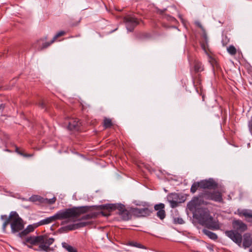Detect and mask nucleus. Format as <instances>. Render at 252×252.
<instances>
[{
    "label": "nucleus",
    "instance_id": "obj_32",
    "mask_svg": "<svg viewBox=\"0 0 252 252\" xmlns=\"http://www.w3.org/2000/svg\"><path fill=\"white\" fill-rule=\"evenodd\" d=\"M168 200L179 201V195L177 193H171L168 196Z\"/></svg>",
    "mask_w": 252,
    "mask_h": 252
},
{
    "label": "nucleus",
    "instance_id": "obj_39",
    "mask_svg": "<svg viewBox=\"0 0 252 252\" xmlns=\"http://www.w3.org/2000/svg\"><path fill=\"white\" fill-rule=\"evenodd\" d=\"M0 138L1 139V140H4L5 139H8V136L7 135H5L4 134L3 135V136H0Z\"/></svg>",
    "mask_w": 252,
    "mask_h": 252
},
{
    "label": "nucleus",
    "instance_id": "obj_40",
    "mask_svg": "<svg viewBox=\"0 0 252 252\" xmlns=\"http://www.w3.org/2000/svg\"><path fill=\"white\" fill-rule=\"evenodd\" d=\"M39 105L42 107V108H43L45 106V103L43 101H41L39 103Z\"/></svg>",
    "mask_w": 252,
    "mask_h": 252
},
{
    "label": "nucleus",
    "instance_id": "obj_8",
    "mask_svg": "<svg viewBox=\"0 0 252 252\" xmlns=\"http://www.w3.org/2000/svg\"><path fill=\"white\" fill-rule=\"evenodd\" d=\"M124 22L125 23L127 30L128 31H132L134 28L139 24L136 18L130 16H127L124 18Z\"/></svg>",
    "mask_w": 252,
    "mask_h": 252
},
{
    "label": "nucleus",
    "instance_id": "obj_28",
    "mask_svg": "<svg viewBox=\"0 0 252 252\" xmlns=\"http://www.w3.org/2000/svg\"><path fill=\"white\" fill-rule=\"evenodd\" d=\"M228 52L231 55H235L236 54L237 51L236 48L233 46H229L227 48Z\"/></svg>",
    "mask_w": 252,
    "mask_h": 252
},
{
    "label": "nucleus",
    "instance_id": "obj_16",
    "mask_svg": "<svg viewBox=\"0 0 252 252\" xmlns=\"http://www.w3.org/2000/svg\"><path fill=\"white\" fill-rule=\"evenodd\" d=\"M155 209L158 211L157 215L161 220L163 219L165 216V212L164 210V205L162 203L157 204L155 206Z\"/></svg>",
    "mask_w": 252,
    "mask_h": 252
},
{
    "label": "nucleus",
    "instance_id": "obj_12",
    "mask_svg": "<svg viewBox=\"0 0 252 252\" xmlns=\"http://www.w3.org/2000/svg\"><path fill=\"white\" fill-rule=\"evenodd\" d=\"M242 246L244 249L250 247L252 245V236L251 233H246L243 235Z\"/></svg>",
    "mask_w": 252,
    "mask_h": 252
},
{
    "label": "nucleus",
    "instance_id": "obj_29",
    "mask_svg": "<svg viewBox=\"0 0 252 252\" xmlns=\"http://www.w3.org/2000/svg\"><path fill=\"white\" fill-rule=\"evenodd\" d=\"M95 217H96V214L95 213H91L84 215L82 217V220H89L92 218H95Z\"/></svg>",
    "mask_w": 252,
    "mask_h": 252
},
{
    "label": "nucleus",
    "instance_id": "obj_30",
    "mask_svg": "<svg viewBox=\"0 0 252 252\" xmlns=\"http://www.w3.org/2000/svg\"><path fill=\"white\" fill-rule=\"evenodd\" d=\"M43 200L44 202H43V203L53 204L56 202V198L55 197H53L51 199L43 198Z\"/></svg>",
    "mask_w": 252,
    "mask_h": 252
},
{
    "label": "nucleus",
    "instance_id": "obj_15",
    "mask_svg": "<svg viewBox=\"0 0 252 252\" xmlns=\"http://www.w3.org/2000/svg\"><path fill=\"white\" fill-rule=\"evenodd\" d=\"M80 124L77 119H71L68 122V128L70 130H78Z\"/></svg>",
    "mask_w": 252,
    "mask_h": 252
},
{
    "label": "nucleus",
    "instance_id": "obj_21",
    "mask_svg": "<svg viewBox=\"0 0 252 252\" xmlns=\"http://www.w3.org/2000/svg\"><path fill=\"white\" fill-rule=\"evenodd\" d=\"M194 70L195 72H199L203 70V66L200 62L195 61L194 62Z\"/></svg>",
    "mask_w": 252,
    "mask_h": 252
},
{
    "label": "nucleus",
    "instance_id": "obj_31",
    "mask_svg": "<svg viewBox=\"0 0 252 252\" xmlns=\"http://www.w3.org/2000/svg\"><path fill=\"white\" fill-rule=\"evenodd\" d=\"M112 125L111 120L110 119L105 118L104 120V126L105 128H109Z\"/></svg>",
    "mask_w": 252,
    "mask_h": 252
},
{
    "label": "nucleus",
    "instance_id": "obj_35",
    "mask_svg": "<svg viewBox=\"0 0 252 252\" xmlns=\"http://www.w3.org/2000/svg\"><path fill=\"white\" fill-rule=\"evenodd\" d=\"M170 204V206L172 208H175L178 206L179 201H175L173 200H168Z\"/></svg>",
    "mask_w": 252,
    "mask_h": 252
},
{
    "label": "nucleus",
    "instance_id": "obj_23",
    "mask_svg": "<svg viewBox=\"0 0 252 252\" xmlns=\"http://www.w3.org/2000/svg\"><path fill=\"white\" fill-rule=\"evenodd\" d=\"M30 200L32 202L38 201L40 203L44 202L43 198L39 195H33L30 198Z\"/></svg>",
    "mask_w": 252,
    "mask_h": 252
},
{
    "label": "nucleus",
    "instance_id": "obj_7",
    "mask_svg": "<svg viewBox=\"0 0 252 252\" xmlns=\"http://www.w3.org/2000/svg\"><path fill=\"white\" fill-rule=\"evenodd\" d=\"M202 198L216 202H221L222 200L221 193L217 191H205L201 193Z\"/></svg>",
    "mask_w": 252,
    "mask_h": 252
},
{
    "label": "nucleus",
    "instance_id": "obj_11",
    "mask_svg": "<svg viewBox=\"0 0 252 252\" xmlns=\"http://www.w3.org/2000/svg\"><path fill=\"white\" fill-rule=\"evenodd\" d=\"M200 182V188L215 189L217 188V184L213 179L202 181Z\"/></svg>",
    "mask_w": 252,
    "mask_h": 252
},
{
    "label": "nucleus",
    "instance_id": "obj_37",
    "mask_svg": "<svg viewBox=\"0 0 252 252\" xmlns=\"http://www.w3.org/2000/svg\"><path fill=\"white\" fill-rule=\"evenodd\" d=\"M26 229L28 231V232L30 233L33 231L34 227L32 225H29Z\"/></svg>",
    "mask_w": 252,
    "mask_h": 252
},
{
    "label": "nucleus",
    "instance_id": "obj_38",
    "mask_svg": "<svg viewBox=\"0 0 252 252\" xmlns=\"http://www.w3.org/2000/svg\"><path fill=\"white\" fill-rule=\"evenodd\" d=\"M195 24L198 27H199L200 28H201L203 31H204L203 27L202 26L201 24L199 22H196Z\"/></svg>",
    "mask_w": 252,
    "mask_h": 252
},
{
    "label": "nucleus",
    "instance_id": "obj_24",
    "mask_svg": "<svg viewBox=\"0 0 252 252\" xmlns=\"http://www.w3.org/2000/svg\"><path fill=\"white\" fill-rule=\"evenodd\" d=\"M15 151L18 154L22 156H23L25 158H31V157H32L33 156V154H26V153H24V151H20L17 147H16Z\"/></svg>",
    "mask_w": 252,
    "mask_h": 252
},
{
    "label": "nucleus",
    "instance_id": "obj_44",
    "mask_svg": "<svg viewBox=\"0 0 252 252\" xmlns=\"http://www.w3.org/2000/svg\"><path fill=\"white\" fill-rule=\"evenodd\" d=\"M4 107V105L2 104H0V110H1V109H3Z\"/></svg>",
    "mask_w": 252,
    "mask_h": 252
},
{
    "label": "nucleus",
    "instance_id": "obj_36",
    "mask_svg": "<svg viewBox=\"0 0 252 252\" xmlns=\"http://www.w3.org/2000/svg\"><path fill=\"white\" fill-rule=\"evenodd\" d=\"M175 222L179 224H183L184 223V220L182 218H175L174 219Z\"/></svg>",
    "mask_w": 252,
    "mask_h": 252
},
{
    "label": "nucleus",
    "instance_id": "obj_34",
    "mask_svg": "<svg viewBox=\"0 0 252 252\" xmlns=\"http://www.w3.org/2000/svg\"><path fill=\"white\" fill-rule=\"evenodd\" d=\"M65 34V32L63 31H61L57 33L53 37V38L52 40V42H54L58 38H59L60 36H63Z\"/></svg>",
    "mask_w": 252,
    "mask_h": 252
},
{
    "label": "nucleus",
    "instance_id": "obj_25",
    "mask_svg": "<svg viewBox=\"0 0 252 252\" xmlns=\"http://www.w3.org/2000/svg\"><path fill=\"white\" fill-rule=\"evenodd\" d=\"M128 245L130 246L135 247L138 248L144 249H146V247L142 245V244L139 243L137 242L131 241L129 243Z\"/></svg>",
    "mask_w": 252,
    "mask_h": 252
},
{
    "label": "nucleus",
    "instance_id": "obj_9",
    "mask_svg": "<svg viewBox=\"0 0 252 252\" xmlns=\"http://www.w3.org/2000/svg\"><path fill=\"white\" fill-rule=\"evenodd\" d=\"M203 198L201 196V194L199 197H194L188 204V208L190 211H193L196 209L198 206L204 203Z\"/></svg>",
    "mask_w": 252,
    "mask_h": 252
},
{
    "label": "nucleus",
    "instance_id": "obj_6",
    "mask_svg": "<svg viewBox=\"0 0 252 252\" xmlns=\"http://www.w3.org/2000/svg\"><path fill=\"white\" fill-rule=\"evenodd\" d=\"M103 207L109 211L116 210L117 213L120 215L124 220H128L130 218L129 212L125 208V206L123 204H108L103 206Z\"/></svg>",
    "mask_w": 252,
    "mask_h": 252
},
{
    "label": "nucleus",
    "instance_id": "obj_2",
    "mask_svg": "<svg viewBox=\"0 0 252 252\" xmlns=\"http://www.w3.org/2000/svg\"><path fill=\"white\" fill-rule=\"evenodd\" d=\"M55 239L47 236H31L26 237L22 240V243L29 248L33 246L39 245V250L46 252L50 250L49 246L54 242Z\"/></svg>",
    "mask_w": 252,
    "mask_h": 252
},
{
    "label": "nucleus",
    "instance_id": "obj_43",
    "mask_svg": "<svg viewBox=\"0 0 252 252\" xmlns=\"http://www.w3.org/2000/svg\"><path fill=\"white\" fill-rule=\"evenodd\" d=\"M195 81L196 82H194V83H196L197 84H200V80L199 79H197Z\"/></svg>",
    "mask_w": 252,
    "mask_h": 252
},
{
    "label": "nucleus",
    "instance_id": "obj_14",
    "mask_svg": "<svg viewBox=\"0 0 252 252\" xmlns=\"http://www.w3.org/2000/svg\"><path fill=\"white\" fill-rule=\"evenodd\" d=\"M46 40L47 37H45L37 41V45L35 47L37 48L38 50L40 51L46 48L53 43L52 42V40L50 42H45L44 41Z\"/></svg>",
    "mask_w": 252,
    "mask_h": 252
},
{
    "label": "nucleus",
    "instance_id": "obj_5",
    "mask_svg": "<svg viewBox=\"0 0 252 252\" xmlns=\"http://www.w3.org/2000/svg\"><path fill=\"white\" fill-rule=\"evenodd\" d=\"M10 219L11 232L13 233L19 232L24 229V221L16 212L12 211L10 213Z\"/></svg>",
    "mask_w": 252,
    "mask_h": 252
},
{
    "label": "nucleus",
    "instance_id": "obj_22",
    "mask_svg": "<svg viewBox=\"0 0 252 252\" xmlns=\"http://www.w3.org/2000/svg\"><path fill=\"white\" fill-rule=\"evenodd\" d=\"M203 232L211 239L216 240L218 238V236L215 233L207 229H203Z\"/></svg>",
    "mask_w": 252,
    "mask_h": 252
},
{
    "label": "nucleus",
    "instance_id": "obj_13",
    "mask_svg": "<svg viewBox=\"0 0 252 252\" xmlns=\"http://www.w3.org/2000/svg\"><path fill=\"white\" fill-rule=\"evenodd\" d=\"M46 40L47 37H45L37 41V45L35 47L37 48L38 50L40 51L46 48L53 43L52 42V40L50 42H45L44 41Z\"/></svg>",
    "mask_w": 252,
    "mask_h": 252
},
{
    "label": "nucleus",
    "instance_id": "obj_18",
    "mask_svg": "<svg viewBox=\"0 0 252 252\" xmlns=\"http://www.w3.org/2000/svg\"><path fill=\"white\" fill-rule=\"evenodd\" d=\"M240 214L245 217L248 222L252 223V211L248 210H243L240 213Z\"/></svg>",
    "mask_w": 252,
    "mask_h": 252
},
{
    "label": "nucleus",
    "instance_id": "obj_33",
    "mask_svg": "<svg viewBox=\"0 0 252 252\" xmlns=\"http://www.w3.org/2000/svg\"><path fill=\"white\" fill-rule=\"evenodd\" d=\"M29 233L28 232V231L26 230V229H24V230H22V231L21 232H19L18 233V236L22 239V240H23V239L25 238L26 237H27V235L29 234Z\"/></svg>",
    "mask_w": 252,
    "mask_h": 252
},
{
    "label": "nucleus",
    "instance_id": "obj_27",
    "mask_svg": "<svg viewBox=\"0 0 252 252\" xmlns=\"http://www.w3.org/2000/svg\"><path fill=\"white\" fill-rule=\"evenodd\" d=\"M200 182H195L194 183L192 186H191V189H190V191L191 192L194 193L196 192V191L197 190V189L200 187Z\"/></svg>",
    "mask_w": 252,
    "mask_h": 252
},
{
    "label": "nucleus",
    "instance_id": "obj_17",
    "mask_svg": "<svg viewBox=\"0 0 252 252\" xmlns=\"http://www.w3.org/2000/svg\"><path fill=\"white\" fill-rule=\"evenodd\" d=\"M90 224V221H80L76 222L72 225H70L67 226L68 229L70 230H74L79 228L85 227Z\"/></svg>",
    "mask_w": 252,
    "mask_h": 252
},
{
    "label": "nucleus",
    "instance_id": "obj_42",
    "mask_svg": "<svg viewBox=\"0 0 252 252\" xmlns=\"http://www.w3.org/2000/svg\"><path fill=\"white\" fill-rule=\"evenodd\" d=\"M101 213H102V214L103 216H107L110 215V214H109V213H105V212H104V211H102V212H101Z\"/></svg>",
    "mask_w": 252,
    "mask_h": 252
},
{
    "label": "nucleus",
    "instance_id": "obj_26",
    "mask_svg": "<svg viewBox=\"0 0 252 252\" xmlns=\"http://www.w3.org/2000/svg\"><path fill=\"white\" fill-rule=\"evenodd\" d=\"M63 247L69 252H77L76 250L71 246H70L66 243L62 244Z\"/></svg>",
    "mask_w": 252,
    "mask_h": 252
},
{
    "label": "nucleus",
    "instance_id": "obj_45",
    "mask_svg": "<svg viewBox=\"0 0 252 252\" xmlns=\"http://www.w3.org/2000/svg\"><path fill=\"white\" fill-rule=\"evenodd\" d=\"M5 151H7V152H10V150H8V149H6L5 150Z\"/></svg>",
    "mask_w": 252,
    "mask_h": 252
},
{
    "label": "nucleus",
    "instance_id": "obj_19",
    "mask_svg": "<svg viewBox=\"0 0 252 252\" xmlns=\"http://www.w3.org/2000/svg\"><path fill=\"white\" fill-rule=\"evenodd\" d=\"M1 219L2 220H5V221L3 223L2 225V229L4 232L6 231V227L7 225L9 224H11V220L10 219V215L9 216V217L7 218V216L6 215H2L1 216Z\"/></svg>",
    "mask_w": 252,
    "mask_h": 252
},
{
    "label": "nucleus",
    "instance_id": "obj_20",
    "mask_svg": "<svg viewBox=\"0 0 252 252\" xmlns=\"http://www.w3.org/2000/svg\"><path fill=\"white\" fill-rule=\"evenodd\" d=\"M1 219L2 220H5V221L3 223L2 225V229L4 232L6 231V227L7 225L9 224H11V220L10 219V215L9 216V217L7 218V216L6 215H2L1 216Z\"/></svg>",
    "mask_w": 252,
    "mask_h": 252
},
{
    "label": "nucleus",
    "instance_id": "obj_1",
    "mask_svg": "<svg viewBox=\"0 0 252 252\" xmlns=\"http://www.w3.org/2000/svg\"><path fill=\"white\" fill-rule=\"evenodd\" d=\"M90 209L88 206L74 207L60 211L54 216L41 220L39 222L40 225H44L50 223L58 220H63L69 218H77L82 214L87 212Z\"/></svg>",
    "mask_w": 252,
    "mask_h": 252
},
{
    "label": "nucleus",
    "instance_id": "obj_4",
    "mask_svg": "<svg viewBox=\"0 0 252 252\" xmlns=\"http://www.w3.org/2000/svg\"><path fill=\"white\" fill-rule=\"evenodd\" d=\"M232 226L234 229V230L226 231L225 233L234 243L241 247L242 241V236L241 233L247 230V225L242 220H238L233 221Z\"/></svg>",
    "mask_w": 252,
    "mask_h": 252
},
{
    "label": "nucleus",
    "instance_id": "obj_3",
    "mask_svg": "<svg viewBox=\"0 0 252 252\" xmlns=\"http://www.w3.org/2000/svg\"><path fill=\"white\" fill-rule=\"evenodd\" d=\"M194 217L199 223L211 229H218L219 228L218 223L214 220L210 216L209 211L206 208H198L194 213Z\"/></svg>",
    "mask_w": 252,
    "mask_h": 252
},
{
    "label": "nucleus",
    "instance_id": "obj_41",
    "mask_svg": "<svg viewBox=\"0 0 252 252\" xmlns=\"http://www.w3.org/2000/svg\"><path fill=\"white\" fill-rule=\"evenodd\" d=\"M203 37L205 40L206 42H207V35H206V33L204 32V33H203Z\"/></svg>",
    "mask_w": 252,
    "mask_h": 252
},
{
    "label": "nucleus",
    "instance_id": "obj_10",
    "mask_svg": "<svg viewBox=\"0 0 252 252\" xmlns=\"http://www.w3.org/2000/svg\"><path fill=\"white\" fill-rule=\"evenodd\" d=\"M132 212L138 217H146L150 215L152 211L146 207L141 209L135 208L132 209Z\"/></svg>",
    "mask_w": 252,
    "mask_h": 252
}]
</instances>
